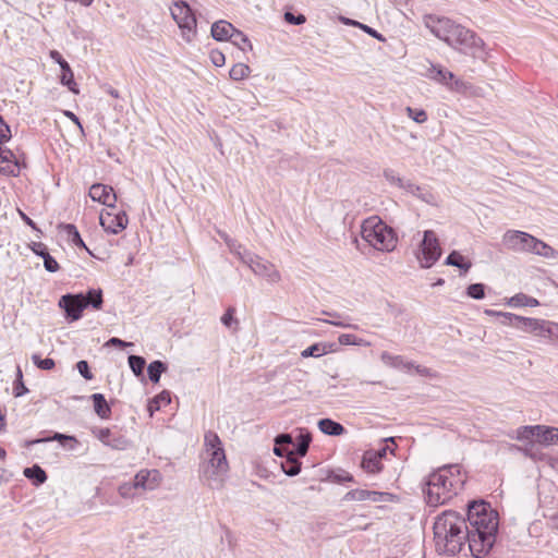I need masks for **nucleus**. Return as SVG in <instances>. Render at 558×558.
I'll list each match as a JSON object with an SVG mask.
<instances>
[{
	"mask_svg": "<svg viewBox=\"0 0 558 558\" xmlns=\"http://www.w3.org/2000/svg\"><path fill=\"white\" fill-rule=\"evenodd\" d=\"M498 512L483 499L468 504L466 518L447 510L434 523L435 548L438 554L456 556L465 543L475 558L486 556L496 543Z\"/></svg>",
	"mask_w": 558,
	"mask_h": 558,
	"instance_id": "1",
	"label": "nucleus"
},
{
	"mask_svg": "<svg viewBox=\"0 0 558 558\" xmlns=\"http://www.w3.org/2000/svg\"><path fill=\"white\" fill-rule=\"evenodd\" d=\"M465 476L459 464H447L429 474L426 482L425 500L428 506L438 507L454 497L464 486Z\"/></svg>",
	"mask_w": 558,
	"mask_h": 558,
	"instance_id": "2",
	"label": "nucleus"
},
{
	"mask_svg": "<svg viewBox=\"0 0 558 558\" xmlns=\"http://www.w3.org/2000/svg\"><path fill=\"white\" fill-rule=\"evenodd\" d=\"M205 447L207 463L203 468L202 476L210 488H218L222 485L229 470L219 436L214 432L205 434Z\"/></svg>",
	"mask_w": 558,
	"mask_h": 558,
	"instance_id": "3",
	"label": "nucleus"
},
{
	"mask_svg": "<svg viewBox=\"0 0 558 558\" xmlns=\"http://www.w3.org/2000/svg\"><path fill=\"white\" fill-rule=\"evenodd\" d=\"M361 235L371 246L380 252H392L398 243L396 231L378 216L368 217L362 222Z\"/></svg>",
	"mask_w": 558,
	"mask_h": 558,
	"instance_id": "4",
	"label": "nucleus"
},
{
	"mask_svg": "<svg viewBox=\"0 0 558 558\" xmlns=\"http://www.w3.org/2000/svg\"><path fill=\"white\" fill-rule=\"evenodd\" d=\"M171 10V16L177 22L186 41H192L196 35V17L191 7L185 1L174 2Z\"/></svg>",
	"mask_w": 558,
	"mask_h": 558,
	"instance_id": "5",
	"label": "nucleus"
},
{
	"mask_svg": "<svg viewBox=\"0 0 558 558\" xmlns=\"http://www.w3.org/2000/svg\"><path fill=\"white\" fill-rule=\"evenodd\" d=\"M447 44L459 48L464 53H475L484 45L483 40L471 29L456 24Z\"/></svg>",
	"mask_w": 558,
	"mask_h": 558,
	"instance_id": "6",
	"label": "nucleus"
},
{
	"mask_svg": "<svg viewBox=\"0 0 558 558\" xmlns=\"http://www.w3.org/2000/svg\"><path fill=\"white\" fill-rule=\"evenodd\" d=\"M242 263L247 265L256 276L266 278L270 283H277L281 280L280 272L274 264L253 253H245Z\"/></svg>",
	"mask_w": 558,
	"mask_h": 558,
	"instance_id": "7",
	"label": "nucleus"
},
{
	"mask_svg": "<svg viewBox=\"0 0 558 558\" xmlns=\"http://www.w3.org/2000/svg\"><path fill=\"white\" fill-rule=\"evenodd\" d=\"M422 256H418L421 267H432L441 256V248L434 231L426 230L420 245Z\"/></svg>",
	"mask_w": 558,
	"mask_h": 558,
	"instance_id": "8",
	"label": "nucleus"
},
{
	"mask_svg": "<svg viewBox=\"0 0 558 558\" xmlns=\"http://www.w3.org/2000/svg\"><path fill=\"white\" fill-rule=\"evenodd\" d=\"M485 313L490 316L501 317V324L505 326H510L531 335L536 330L535 326L538 325V318L524 317L513 313L497 312L494 310H486Z\"/></svg>",
	"mask_w": 558,
	"mask_h": 558,
	"instance_id": "9",
	"label": "nucleus"
},
{
	"mask_svg": "<svg viewBox=\"0 0 558 558\" xmlns=\"http://www.w3.org/2000/svg\"><path fill=\"white\" fill-rule=\"evenodd\" d=\"M59 306L64 310L65 317L69 320L75 322L82 317L86 303L83 302V293H68L60 298Z\"/></svg>",
	"mask_w": 558,
	"mask_h": 558,
	"instance_id": "10",
	"label": "nucleus"
},
{
	"mask_svg": "<svg viewBox=\"0 0 558 558\" xmlns=\"http://www.w3.org/2000/svg\"><path fill=\"white\" fill-rule=\"evenodd\" d=\"M534 236L530 233L518 231V230H508L502 235V244L511 251L514 252H530L531 243H533Z\"/></svg>",
	"mask_w": 558,
	"mask_h": 558,
	"instance_id": "11",
	"label": "nucleus"
},
{
	"mask_svg": "<svg viewBox=\"0 0 558 558\" xmlns=\"http://www.w3.org/2000/svg\"><path fill=\"white\" fill-rule=\"evenodd\" d=\"M99 221L107 232L118 234L126 228L129 219L124 211H119L117 214L101 211Z\"/></svg>",
	"mask_w": 558,
	"mask_h": 558,
	"instance_id": "12",
	"label": "nucleus"
},
{
	"mask_svg": "<svg viewBox=\"0 0 558 558\" xmlns=\"http://www.w3.org/2000/svg\"><path fill=\"white\" fill-rule=\"evenodd\" d=\"M49 56L53 61H56L60 65V70L62 72L60 77L61 84L68 86V88L72 93L77 94V84L74 81V74L70 64L63 59L61 53L57 50H51Z\"/></svg>",
	"mask_w": 558,
	"mask_h": 558,
	"instance_id": "13",
	"label": "nucleus"
},
{
	"mask_svg": "<svg viewBox=\"0 0 558 558\" xmlns=\"http://www.w3.org/2000/svg\"><path fill=\"white\" fill-rule=\"evenodd\" d=\"M456 23L448 17H437L434 19L432 16L428 17L426 22V26L430 29V32L440 40L447 43L449 40V36H451V32L454 27Z\"/></svg>",
	"mask_w": 558,
	"mask_h": 558,
	"instance_id": "14",
	"label": "nucleus"
},
{
	"mask_svg": "<svg viewBox=\"0 0 558 558\" xmlns=\"http://www.w3.org/2000/svg\"><path fill=\"white\" fill-rule=\"evenodd\" d=\"M93 435L99 439L105 446L114 450H124L129 447V440L121 436H113L109 428H94Z\"/></svg>",
	"mask_w": 558,
	"mask_h": 558,
	"instance_id": "15",
	"label": "nucleus"
},
{
	"mask_svg": "<svg viewBox=\"0 0 558 558\" xmlns=\"http://www.w3.org/2000/svg\"><path fill=\"white\" fill-rule=\"evenodd\" d=\"M89 196L93 201L99 202L108 207L114 208L117 195L113 189L109 185L95 183L89 187Z\"/></svg>",
	"mask_w": 558,
	"mask_h": 558,
	"instance_id": "16",
	"label": "nucleus"
},
{
	"mask_svg": "<svg viewBox=\"0 0 558 558\" xmlns=\"http://www.w3.org/2000/svg\"><path fill=\"white\" fill-rule=\"evenodd\" d=\"M160 480V474L157 470H141L135 476H134V483L137 488H141L143 490H153L155 489Z\"/></svg>",
	"mask_w": 558,
	"mask_h": 558,
	"instance_id": "17",
	"label": "nucleus"
},
{
	"mask_svg": "<svg viewBox=\"0 0 558 558\" xmlns=\"http://www.w3.org/2000/svg\"><path fill=\"white\" fill-rule=\"evenodd\" d=\"M387 494H385V493H379V492H375V490L352 489V490H349L344 495L343 500H345V501H351V500H356V501L372 500L374 502H380V501L385 500L384 497Z\"/></svg>",
	"mask_w": 558,
	"mask_h": 558,
	"instance_id": "18",
	"label": "nucleus"
},
{
	"mask_svg": "<svg viewBox=\"0 0 558 558\" xmlns=\"http://www.w3.org/2000/svg\"><path fill=\"white\" fill-rule=\"evenodd\" d=\"M234 31L235 27L225 20L217 21L211 25V36L217 41H231Z\"/></svg>",
	"mask_w": 558,
	"mask_h": 558,
	"instance_id": "19",
	"label": "nucleus"
},
{
	"mask_svg": "<svg viewBox=\"0 0 558 558\" xmlns=\"http://www.w3.org/2000/svg\"><path fill=\"white\" fill-rule=\"evenodd\" d=\"M362 469L371 474H376L381 471L380 454L374 453L373 450H368L363 454Z\"/></svg>",
	"mask_w": 558,
	"mask_h": 558,
	"instance_id": "20",
	"label": "nucleus"
},
{
	"mask_svg": "<svg viewBox=\"0 0 558 558\" xmlns=\"http://www.w3.org/2000/svg\"><path fill=\"white\" fill-rule=\"evenodd\" d=\"M336 351L335 343H314L301 352V356L306 357H319L329 352Z\"/></svg>",
	"mask_w": 558,
	"mask_h": 558,
	"instance_id": "21",
	"label": "nucleus"
},
{
	"mask_svg": "<svg viewBox=\"0 0 558 558\" xmlns=\"http://www.w3.org/2000/svg\"><path fill=\"white\" fill-rule=\"evenodd\" d=\"M317 425L322 433L329 436H340L345 433L343 425L331 418H322Z\"/></svg>",
	"mask_w": 558,
	"mask_h": 558,
	"instance_id": "22",
	"label": "nucleus"
},
{
	"mask_svg": "<svg viewBox=\"0 0 558 558\" xmlns=\"http://www.w3.org/2000/svg\"><path fill=\"white\" fill-rule=\"evenodd\" d=\"M529 253H533L546 258H557L558 252L553 248L547 243L543 242L542 240H538L534 236L533 243H531V248Z\"/></svg>",
	"mask_w": 558,
	"mask_h": 558,
	"instance_id": "23",
	"label": "nucleus"
},
{
	"mask_svg": "<svg viewBox=\"0 0 558 558\" xmlns=\"http://www.w3.org/2000/svg\"><path fill=\"white\" fill-rule=\"evenodd\" d=\"M59 229L62 230L66 234L68 241L71 242L73 245L87 250L84 241L81 238V234H80L77 228L74 225L60 223Z\"/></svg>",
	"mask_w": 558,
	"mask_h": 558,
	"instance_id": "24",
	"label": "nucleus"
},
{
	"mask_svg": "<svg viewBox=\"0 0 558 558\" xmlns=\"http://www.w3.org/2000/svg\"><path fill=\"white\" fill-rule=\"evenodd\" d=\"M94 403V410L100 418H109L111 415V408L107 403V400L102 393L92 395Z\"/></svg>",
	"mask_w": 558,
	"mask_h": 558,
	"instance_id": "25",
	"label": "nucleus"
},
{
	"mask_svg": "<svg viewBox=\"0 0 558 558\" xmlns=\"http://www.w3.org/2000/svg\"><path fill=\"white\" fill-rule=\"evenodd\" d=\"M23 474L26 478L32 481L35 486H39L47 481V474L45 470L38 464H34L33 466L25 468Z\"/></svg>",
	"mask_w": 558,
	"mask_h": 558,
	"instance_id": "26",
	"label": "nucleus"
},
{
	"mask_svg": "<svg viewBox=\"0 0 558 558\" xmlns=\"http://www.w3.org/2000/svg\"><path fill=\"white\" fill-rule=\"evenodd\" d=\"M83 302L86 303V308L100 310L104 304L101 289H89L86 293H83Z\"/></svg>",
	"mask_w": 558,
	"mask_h": 558,
	"instance_id": "27",
	"label": "nucleus"
},
{
	"mask_svg": "<svg viewBox=\"0 0 558 558\" xmlns=\"http://www.w3.org/2000/svg\"><path fill=\"white\" fill-rule=\"evenodd\" d=\"M296 440L298 442L293 451L298 457L303 458L306 456L312 442V434L306 429H300Z\"/></svg>",
	"mask_w": 558,
	"mask_h": 558,
	"instance_id": "28",
	"label": "nucleus"
},
{
	"mask_svg": "<svg viewBox=\"0 0 558 558\" xmlns=\"http://www.w3.org/2000/svg\"><path fill=\"white\" fill-rule=\"evenodd\" d=\"M298 458L295 453H292L281 462V469L286 475L295 476L301 472L302 462Z\"/></svg>",
	"mask_w": 558,
	"mask_h": 558,
	"instance_id": "29",
	"label": "nucleus"
},
{
	"mask_svg": "<svg viewBox=\"0 0 558 558\" xmlns=\"http://www.w3.org/2000/svg\"><path fill=\"white\" fill-rule=\"evenodd\" d=\"M542 432L537 434V440L546 446L558 444V427L541 425Z\"/></svg>",
	"mask_w": 558,
	"mask_h": 558,
	"instance_id": "30",
	"label": "nucleus"
},
{
	"mask_svg": "<svg viewBox=\"0 0 558 558\" xmlns=\"http://www.w3.org/2000/svg\"><path fill=\"white\" fill-rule=\"evenodd\" d=\"M380 359L386 365L395 367V368L411 369V367L413 366L412 362H404V360L401 355H391L387 351L381 353Z\"/></svg>",
	"mask_w": 558,
	"mask_h": 558,
	"instance_id": "31",
	"label": "nucleus"
},
{
	"mask_svg": "<svg viewBox=\"0 0 558 558\" xmlns=\"http://www.w3.org/2000/svg\"><path fill=\"white\" fill-rule=\"evenodd\" d=\"M446 265L454 266L463 270L464 272L469 271L472 264L469 260H465L464 256H462L459 252L452 251L446 258Z\"/></svg>",
	"mask_w": 558,
	"mask_h": 558,
	"instance_id": "32",
	"label": "nucleus"
},
{
	"mask_svg": "<svg viewBox=\"0 0 558 558\" xmlns=\"http://www.w3.org/2000/svg\"><path fill=\"white\" fill-rule=\"evenodd\" d=\"M508 304L513 307L530 306L535 307L539 305L538 300L529 296L524 293H518L509 299Z\"/></svg>",
	"mask_w": 558,
	"mask_h": 558,
	"instance_id": "33",
	"label": "nucleus"
},
{
	"mask_svg": "<svg viewBox=\"0 0 558 558\" xmlns=\"http://www.w3.org/2000/svg\"><path fill=\"white\" fill-rule=\"evenodd\" d=\"M167 371V364L162 361L156 360L147 366L148 378L151 383L157 384L160 380L162 373Z\"/></svg>",
	"mask_w": 558,
	"mask_h": 558,
	"instance_id": "34",
	"label": "nucleus"
},
{
	"mask_svg": "<svg viewBox=\"0 0 558 558\" xmlns=\"http://www.w3.org/2000/svg\"><path fill=\"white\" fill-rule=\"evenodd\" d=\"M129 366L134 373V375L138 378L144 379V369L146 366V361L143 356L140 355H130L128 359Z\"/></svg>",
	"mask_w": 558,
	"mask_h": 558,
	"instance_id": "35",
	"label": "nucleus"
},
{
	"mask_svg": "<svg viewBox=\"0 0 558 558\" xmlns=\"http://www.w3.org/2000/svg\"><path fill=\"white\" fill-rule=\"evenodd\" d=\"M231 43L239 47L242 51H245L246 47L248 50L253 49V45L248 37L243 32L236 28L232 35Z\"/></svg>",
	"mask_w": 558,
	"mask_h": 558,
	"instance_id": "36",
	"label": "nucleus"
},
{
	"mask_svg": "<svg viewBox=\"0 0 558 558\" xmlns=\"http://www.w3.org/2000/svg\"><path fill=\"white\" fill-rule=\"evenodd\" d=\"M251 73V69L247 64L245 63H235L230 72H229V75H230V78L233 80V81H241L243 78H245L246 76H248V74Z\"/></svg>",
	"mask_w": 558,
	"mask_h": 558,
	"instance_id": "37",
	"label": "nucleus"
},
{
	"mask_svg": "<svg viewBox=\"0 0 558 558\" xmlns=\"http://www.w3.org/2000/svg\"><path fill=\"white\" fill-rule=\"evenodd\" d=\"M28 392V389L24 385L23 381V373L20 366L16 367V378L13 384V393L14 397L19 398Z\"/></svg>",
	"mask_w": 558,
	"mask_h": 558,
	"instance_id": "38",
	"label": "nucleus"
},
{
	"mask_svg": "<svg viewBox=\"0 0 558 558\" xmlns=\"http://www.w3.org/2000/svg\"><path fill=\"white\" fill-rule=\"evenodd\" d=\"M541 432H542L541 425L523 426L519 429L518 438L521 440L532 439V438L537 439V434H539Z\"/></svg>",
	"mask_w": 558,
	"mask_h": 558,
	"instance_id": "39",
	"label": "nucleus"
},
{
	"mask_svg": "<svg viewBox=\"0 0 558 558\" xmlns=\"http://www.w3.org/2000/svg\"><path fill=\"white\" fill-rule=\"evenodd\" d=\"M466 294L474 300H482L485 296V286L483 283H472L466 288Z\"/></svg>",
	"mask_w": 558,
	"mask_h": 558,
	"instance_id": "40",
	"label": "nucleus"
},
{
	"mask_svg": "<svg viewBox=\"0 0 558 558\" xmlns=\"http://www.w3.org/2000/svg\"><path fill=\"white\" fill-rule=\"evenodd\" d=\"M32 361L39 369L43 371H50L56 366V363L52 359H41L38 354H33Z\"/></svg>",
	"mask_w": 558,
	"mask_h": 558,
	"instance_id": "41",
	"label": "nucleus"
},
{
	"mask_svg": "<svg viewBox=\"0 0 558 558\" xmlns=\"http://www.w3.org/2000/svg\"><path fill=\"white\" fill-rule=\"evenodd\" d=\"M412 195H414L415 197L420 198L422 202H424L428 205L434 206L437 204L436 196L434 195V193L430 190H428L426 187L421 186V191L413 193Z\"/></svg>",
	"mask_w": 558,
	"mask_h": 558,
	"instance_id": "42",
	"label": "nucleus"
},
{
	"mask_svg": "<svg viewBox=\"0 0 558 558\" xmlns=\"http://www.w3.org/2000/svg\"><path fill=\"white\" fill-rule=\"evenodd\" d=\"M535 331L533 332V335L535 337H539V338H544V339H547L548 340V331L550 329V320H545V319H541L538 318V325L535 326Z\"/></svg>",
	"mask_w": 558,
	"mask_h": 558,
	"instance_id": "43",
	"label": "nucleus"
},
{
	"mask_svg": "<svg viewBox=\"0 0 558 558\" xmlns=\"http://www.w3.org/2000/svg\"><path fill=\"white\" fill-rule=\"evenodd\" d=\"M405 111L408 116L416 123H424L427 121V113L423 109H414L412 107H407Z\"/></svg>",
	"mask_w": 558,
	"mask_h": 558,
	"instance_id": "44",
	"label": "nucleus"
},
{
	"mask_svg": "<svg viewBox=\"0 0 558 558\" xmlns=\"http://www.w3.org/2000/svg\"><path fill=\"white\" fill-rule=\"evenodd\" d=\"M235 308L228 307L226 313L221 316V323L227 327L231 328L232 325H235V329H238L239 320L234 317Z\"/></svg>",
	"mask_w": 558,
	"mask_h": 558,
	"instance_id": "45",
	"label": "nucleus"
},
{
	"mask_svg": "<svg viewBox=\"0 0 558 558\" xmlns=\"http://www.w3.org/2000/svg\"><path fill=\"white\" fill-rule=\"evenodd\" d=\"M383 174H384V178L390 184L396 185L398 187L403 185V179L401 177H399V174L395 170H392V169H385Z\"/></svg>",
	"mask_w": 558,
	"mask_h": 558,
	"instance_id": "46",
	"label": "nucleus"
},
{
	"mask_svg": "<svg viewBox=\"0 0 558 558\" xmlns=\"http://www.w3.org/2000/svg\"><path fill=\"white\" fill-rule=\"evenodd\" d=\"M138 489L137 486H135L134 481L132 483H123L119 486L118 492L121 497L123 498H132L135 495V490Z\"/></svg>",
	"mask_w": 558,
	"mask_h": 558,
	"instance_id": "47",
	"label": "nucleus"
},
{
	"mask_svg": "<svg viewBox=\"0 0 558 558\" xmlns=\"http://www.w3.org/2000/svg\"><path fill=\"white\" fill-rule=\"evenodd\" d=\"M338 341L341 345H361L363 343V339L357 338L352 333H342L339 336Z\"/></svg>",
	"mask_w": 558,
	"mask_h": 558,
	"instance_id": "48",
	"label": "nucleus"
},
{
	"mask_svg": "<svg viewBox=\"0 0 558 558\" xmlns=\"http://www.w3.org/2000/svg\"><path fill=\"white\" fill-rule=\"evenodd\" d=\"M76 369L81 374L82 377H84L86 380H90L94 378L93 373L89 369V365L87 361L81 360L76 363Z\"/></svg>",
	"mask_w": 558,
	"mask_h": 558,
	"instance_id": "49",
	"label": "nucleus"
},
{
	"mask_svg": "<svg viewBox=\"0 0 558 558\" xmlns=\"http://www.w3.org/2000/svg\"><path fill=\"white\" fill-rule=\"evenodd\" d=\"M347 24L357 25L365 33H367L368 35L373 36L374 38H377L378 40H385V38L383 37L381 34H379L376 29H374V28H372V27H369L367 25H364L362 23L354 22V21H351V20H347Z\"/></svg>",
	"mask_w": 558,
	"mask_h": 558,
	"instance_id": "50",
	"label": "nucleus"
},
{
	"mask_svg": "<svg viewBox=\"0 0 558 558\" xmlns=\"http://www.w3.org/2000/svg\"><path fill=\"white\" fill-rule=\"evenodd\" d=\"M284 21L292 25H302L305 23L306 19L303 14H293L292 12L287 11L284 13Z\"/></svg>",
	"mask_w": 558,
	"mask_h": 558,
	"instance_id": "51",
	"label": "nucleus"
},
{
	"mask_svg": "<svg viewBox=\"0 0 558 558\" xmlns=\"http://www.w3.org/2000/svg\"><path fill=\"white\" fill-rule=\"evenodd\" d=\"M209 58L216 66H222L226 63L225 54L218 49H213L209 53Z\"/></svg>",
	"mask_w": 558,
	"mask_h": 558,
	"instance_id": "52",
	"label": "nucleus"
},
{
	"mask_svg": "<svg viewBox=\"0 0 558 558\" xmlns=\"http://www.w3.org/2000/svg\"><path fill=\"white\" fill-rule=\"evenodd\" d=\"M44 267L49 272H56L59 269V264L50 254H47L44 256Z\"/></svg>",
	"mask_w": 558,
	"mask_h": 558,
	"instance_id": "53",
	"label": "nucleus"
},
{
	"mask_svg": "<svg viewBox=\"0 0 558 558\" xmlns=\"http://www.w3.org/2000/svg\"><path fill=\"white\" fill-rule=\"evenodd\" d=\"M275 442L277 445H281L283 447H288L289 448L290 445H293V438H292V436L290 434L282 433V434H279V435H277L275 437Z\"/></svg>",
	"mask_w": 558,
	"mask_h": 558,
	"instance_id": "54",
	"label": "nucleus"
},
{
	"mask_svg": "<svg viewBox=\"0 0 558 558\" xmlns=\"http://www.w3.org/2000/svg\"><path fill=\"white\" fill-rule=\"evenodd\" d=\"M454 75L452 72L444 69H438L436 72V75L434 76L435 80L447 83L449 80H453Z\"/></svg>",
	"mask_w": 558,
	"mask_h": 558,
	"instance_id": "55",
	"label": "nucleus"
},
{
	"mask_svg": "<svg viewBox=\"0 0 558 558\" xmlns=\"http://www.w3.org/2000/svg\"><path fill=\"white\" fill-rule=\"evenodd\" d=\"M10 126L4 122L0 123V145L7 143L11 138Z\"/></svg>",
	"mask_w": 558,
	"mask_h": 558,
	"instance_id": "56",
	"label": "nucleus"
},
{
	"mask_svg": "<svg viewBox=\"0 0 558 558\" xmlns=\"http://www.w3.org/2000/svg\"><path fill=\"white\" fill-rule=\"evenodd\" d=\"M274 453L277 456V457H280V458H288L289 456H291L292 453H294L293 450L289 449L288 447H283L281 445H277L275 442V446H274Z\"/></svg>",
	"mask_w": 558,
	"mask_h": 558,
	"instance_id": "57",
	"label": "nucleus"
},
{
	"mask_svg": "<svg viewBox=\"0 0 558 558\" xmlns=\"http://www.w3.org/2000/svg\"><path fill=\"white\" fill-rule=\"evenodd\" d=\"M155 403L167 405L171 402V396L170 392L167 390L161 391L159 395H157L155 398Z\"/></svg>",
	"mask_w": 558,
	"mask_h": 558,
	"instance_id": "58",
	"label": "nucleus"
},
{
	"mask_svg": "<svg viewBox=\"0 0 558 558\" xmlns=\"http://www.w3.org/2000/svg\"><path fill=\"white\" fill-rule=\"evenodd\" d=\"M32 250L37 256L43 258L49 254L47 246L41 242L34 243Z\"/></svg>",
	"mask_w": 558,
	"mask_h": 558,
	"instance_id": "59",
	"label": "nucleus"
},
{
	"mask_svg": "<svg viewBox=\"0 0 558 558\" xmlns=\"http://www.w3.org/2000/svg\"><path fill=\"white\" fill-rule=\"evenodd\" d=\"M548 335V341L558 342V323L550 322V329Z\"/></svg>",
	"mask_w": 558,
	"mask_h": 558,
	"instance_id": "60",
	"label": "nucleus"
},
{
	"mask_svg": "<svg viewBox=\"0 0 558 558\" xmlns=\"http://www.w3.org/2000/svg\"><path fill=\"white\" fill-rule=\"evenodd\" d=\"M400 189H402V190H404V191H407L408 193H411V194L421 191V186L420 185H416V184H414L411 181H404V180H403V185L400 186Z\"/></svg>",
	"mask_w": 558,
	"mask_h": 558,
	"instance_id": "61",
	"label": "nucleus"
},
{
	"mask_svg": "<svg viewBox=\"0 0 558 558\" xmlns=\"http://www.w3.org/2000/svg\"><path fill=\"white\" fill-rule=\"evenodd\" d=\"M229 250H230L231 253L236 255L241 262H242L243 255L245 253H250L248 251L243 248V246L241 244H239L238 242H235V245H232V247H229Z\"/></svg>",
	"mask_w": 558,
	"mask_h": 558,
	"instance_id": "62",
	"label": "nucleus"
},
{
	"mask_svg": "<svg viewBox=\"0 0 558 558\" xmlns=\"http://www.w3.org/2000/svg\"><path fill=\"white\" fill-rule=\"evenodd\" d=\"M14 158V155L11 150L2 148L0 145V161L1 162H10Z\"/></svg>",
	"mask_w": 558,
	"mask_h": 558,
	"instance_id": "63",
	"label": "nucleus"
},
{
	"mask_svg": "<svg viewBox=\"0 0 558 558\" xmlns=\"http://www.w3.org/2000/svg\"><path fill=\"white\" fill-rule=\"evenodd\" d=\"M107 345H113V347H119V348H124V347H129V345H132V343L130 342H125L123 340H121L120 338H116V337H112L110 338L107 343Z\"/></svg>",
	"mask_w": 558,
	"mask_h": 558,
	"instance_id": "64",
	"label": "nucleus"
}]
</instances>
